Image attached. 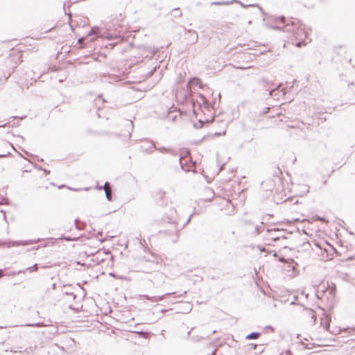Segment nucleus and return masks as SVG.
I'll use <instances>...</instances> for the list:
<instances>
[{"mask_svg":"<svg viewBox=\"0 0 355 355\" xmlns=\"http://www.w3.org/2000/svg\"><path fill=\"white\" fill-rule=\"evenodd\" d=\"M283 30L286 32H292L293 36L298 40L295 44L296 46L301 47L305 44L304 40L307 37L308 31L300 20H289L283 27Z\"/></svg>","mask_w":355,"mask_h":355,"instance_id":"f257e3e1","label":"nucleus"},{"mask_svg":"<svg viewBox=\"0 0 355 355\" xmlns=\"http://www.w3.org/2000/svg\"><path fill=\"white\" fill-rule=\"evenodd\" d=\"M318 297L328 306H334L336 297V286L333 283L322 282L318 287Z\"/></svg>","mask_w":355,"mask_h":355,"instance_id":"f03ea898","label":"nucleus"},{"mask_svg":"<svg viewBox=\"0 0 355 355\" xmlns=\"http://www.w3.org/2000/svg\"><path fill=\"white\" fill-rule=\"evenodd\" d=\"M261 83L266 88V90L268 92V94L276 99H279L280 96H284L286 94L284 89L279 90V87L282 85L281 84L275 85L274 83L268 82L264 79L261 81Z\"/></svg>","mask_w":355,"mask_h":355,"instance_id":"7ed1b4c3","label":"nucleus"},{"mask_svg":"<svg viewBox=\"0 0 355 355\" xmlns=\"http://www.w3.org/2000/svg\"><path fill=\"white\" fill-rule=\"evenodd\" d=\"M92 35H96L99 37H107L109 40L112 39H119L120 36L117 35H113L112 34L107 33L105 32L103 33L101 28L97 26H94L91 28L88 34L87 35V37Z\"/></svg>","mask_w":355,"mask_h":355,"instance_id":"20e7f679","label":"nucleus"},{"mask_svg":"<svg viewBox=\"0 0 355 355\" xmlns=\"http://www.w3.org/2000/svg\"><path fill=\"white\" fill-rule=\"evenodd\" d=\"M110 257V253L105 250H98L97 252L92 256V260L96 264H99L107 260Z\"/></svg>","mask_w":355,"mask_h":355,"instance_id":"39448f33","label":"nucleus"},{"mask_svg":"<svg viewBox=\"0 0 355 355\" xmlns=\"http://www.w3.org/2000/svg\"><path fill=\"white\" fill-rule=\"evenodd\" d=\"M185 35L189 44H194L198 42V35L195 31L187 30Z\"/></svg>","mask_w":355,"mask_h":355,"instance_id":"423d86ee","label":"nucleus"},{"mask_svg":"<svg viewBox=\"0 0 355 355\" xmlns=\"http://www.w3.org/2000/svg\"><path fill=\"white\" fill-rule=\"evenodd\" d=\"M311 340L314 342L313 345L315 346L322 347L327 345L324 343L325 338L322 335H318L314 333L311 337Z\"/></svg>","mask_w":355,"mask_h":355,"instance_id":"0eeeda50","label":"nucleus"},{"mask_svg":"<svg viewBox=\"0 0 355 355\" xmlns=\"http://www.w3.org/2000/svg\"><path fill=\"white\" fill-rule=\"evenodd\" d=\"M156 150H159L162 153L170 154V155H171L173 156H178V153L177 150H175L173 148H166V147H164V146L159 147V148H157L156 147Z\"/></svg>","mask_w":355,"mask_h":355,"instance_id":"6e6552de","label":"nucleus"},{"mask_svg":"<svg viewBox=\"0 0 355 355\" xmlns=\"http://www.w3.org/2000/svg\"><path fill=\"white\" fill-rule=\"evenodd\" d=\"M141 148L142 150L146 153L150 154L152 153L155 150H156V146L154 144L150 143L146 145H141Z\"/></svg>","mask_w":355,"mask_h":355,"instance_id":"1a4fd4ad","label":"nucleus"},{"mask_svg":"<svg viewBox=\"0 0 355 355\" xmlns=\"http://www.w3.org/2000/svg\"><path fill=\"white\" fill-rule=\"evenodd\" d=\"M108 182H106L103 187H100L99 189H103L105 190V196L107 200H112V191L111 189L107 187Z\"/></svg>","mask_w":355,"mask_h":355,"instance_id":"9d476101","label":"nucleus"},{"mask_svg":"<svg viewBox=\"0 0 355 355\" xmlns=\"http://www.w3.org/2000/svg\"><path fill=\"white\" fill-rule=\"evenodd\" d=\"M165 192L161 189H157L153 192V198L162 200L164 198Z\"/></svg>","mask_w":355,"mask_h":355,"instance_id":"9b49d317","label":"nucleus"},{"mask_svg":"<svg viewBox=\"0 0 355 355\" xmlns=\"http://www.w3.org/2000/svg\"><path fill=\"white\" fill-rule=\"evenodd\" d=\"M304 317H310L313 322L316 320V314L315 312L312 309H306L304 313Z\"/></svg>","mask_w":355,"mask_h":355,"instance_id":"f8f14e48","label":"nucleus"},{"mask_svg":"<svg viewBox=\"0 0 355 355\" xmlns=\"http://www.w3.org/2000/svg\"><path fill=\"white\" fill-rule=\"evenodd\" d=\"M199 97H200V101H201V102H198V105L199 107H201V103H202V104H203V105H204L206 108H208L209 103H208V101L206 99V98H205L203 95H202V94H200V95L199 96Z\"/></svg>","mask_w":355,"mask_h":355,"instance_id":"ddd939ff","label":"nucleus"},{"mask_svg":"<svg viewBox=\"0 0 355 355\" xmlns=\"http://www.w3.org/2000/svg\"><path fill=\"white\" fill-rule=\"evenodd\" d=\"M300 188L302 189V193L298 194V196L303 197L304 193L309 192V187L306 184H303L300 186Z\"/></svg>","mask_w":355,"mask_h":355,"instance_id":"4468645a","label":"nucleus"},{"mask_svg":"<svg viewBox=\"0 0 355 355\" xmlns=\"http://www.w3.org/2000/svg\"><path fill=\"white\" fill-rule=\"evenodd\" d=\"M234 1H237L236 0H233L232 1H214L211 2V5H217V6H223V5H230Z\"/></svg>","mask_w":355,"mask_h":355,"instance_id":"2eb2a0df","label":"nucleus"},{"mask_svg":"<svg viewBox=\"0 0 355 355\" xmlns=\"http://www.w3.org/2000/svg\"><path fill=\"white\" fill-rule=\"evenodd\" d=\"M259 336H260L259 333L253 332V333H251V334H248L246 336V338L247 339H257L259 337Z\"/></svg>","mask_w":355,"mask_h":355,"instance_id":"dca6fc26","label":"nucleus"},{"mask_svg":"<svg viewBox=\"0 0 355 355\" xmlns=\"http://www.w3.org/2000/svg\"><path fill=\"white\" fill-rule=\"evenodd\" d=\"M172 12H173V16L175 17H180L182 16V11L179 8H174Z\"/></svg>","mask_w":355,"mask_h":355,"instance_id":"f3484780","label":"nucleus"},{"mask_svg":"<svg viewBox=\"0 0 355 355\" xmlns=\"http://www.w3.org/2000/svg\"><path fill=\"white\" fill-rule=\"evenodd\" d=\"M313 220L314 221H316V220H320V221H322L324 223H329V220L326 219V218L324 217H320L318 216H315L313 217Z\"/></svg>","mask_w":355,"mask_h":355,"instance_id":"a211bd4d","label":"nucleus"},{"mask_svg":"<svg viewBox=\"0 0 355 355\" xmlns=\"http://www.w3.org/2000/svg\"><path fill=\"white\" fill-rule=\"evenodd\" d=\"M325 320H326V322L324 324H323V329L325 330H328L329 327L330 319L327 316H326Z\"/></svg>","mask_w":355,"mask_h":355,"instance_id":"6ab92c4d","label":"nucleus"},{"mask_svg":"<svg viewBox=\"0 0 355 355\" xmlns=\"http://www.w3.org/2000/svg\"><path fill=\"white\" fill-rule=\"evenodd\" d=\"M288 268L286 270H288V272H289V271H291V272H292V274H291V275H290L289 276H290L291 277H294V276H295V275H294L295 267H294L293 266H292V265H289V266H288Z\"/></svg>","mask_w":355,"mask_h":355,"instance_id":"aec40b11","label":"nucleus"},{"mask_svg":"<svg viewBox=\"0 0 355 355\" xmlns=\"http://www.w3.org/2000/svg\"><path fill=\"white\" fill-rule=\"evenodd\" d=\"M202 125H203V121H202L201 120H199L198 121V123H195L194 124V126L196 128H202Z\"/></svg>","mask_w":355,"mask_h":355,"instance_id":"412c9836","label":"nucleus"},{"mask_svg":"<svg viewBox=\"0 0 355 355\" xmlns=\"http://www.w3.org/2000/svg\"><path fill=\"white\" fill-rule=\"evenodd\" d=\"M19 125V123H13L12 125L10 124V123H5L3 125H0V128L1 127H6V126H12V127H14V126H18Z\"/></svg>","mask_w":355,"mask_h":355,"instance_id":"4be33fe9","label":"nucleus"},{"mask_svg":"<svg viewBox=\"0 0 355 355\" xmlns=\"http://www.w3.org/2000/svg\"><path fill=\"white\" fill-rule=\"evenodd\" d=\"M157 69V67L155 66L153 67V69L146 74V76L147 77H150L153 75V73L155 72V71Z\"/></svg>","mask_w":355,"mask_h":355,"instance_id":"5701e85b","label":"nucleus"},{"mask_svg":"<svg viewBox=\"0 0 355 355\" xmlns=\"http://www.w3.org/2000/svg\"><path fill=\"white\" fill-rule=\"evenodd\" d=\"M29 270L31 271H37V264L33 266L32 267L29 268Z\"/></svg>","mask_w":355,"mask_h":355,"instance_id":"b1692460","label":"nucleus"},{"mask_svg":"<svg viewBox=\"0 0 355 355\" xmlns=\"http://www.w3.org/2000/svg\"><path fill=\"white\" fill-rule=\"evenodd\" d=\"M278 19H279V21H280L281 22H282V23H284H284H286V19L285 17L282 16V17H279Z\"/></svg>","mask_w":355,"mask_h":355,"instance_id":"393cba45","label":"nucleus"},{"mask_svg":"<svg viewBox=\"0 0 355 355\" xmlns=\"http://www.w3.org/2000/svg\"><path fill=\"white\" fill-rule=\"evenodd\" d=\"M189 96H190V94L188 92H186L185 94H184V98L186 99H188Z\"/></svg>","mask_w":355,"mask_h":355,"instance_id":"a878e982","label":"nucleus"},{"mask_svg":"<svg viewBox=\"0 0 355 355\" xmlns=\"http://www.w3.org/2000/svg\"><path fill=\"white\" fill-rule=\"evenodd\" d=\"M4 276V272L3 270L0 269V278Z\"/></svg>","mask_w":355,"mask_h":355,"instance_id":"bb28decb","label":"nucleus"},{"mask_svg":"<svg viewBox=\"0 0 355 355\" xmlns=\"http://www.w3.org/2000/svg\"><path fill=\"white\" fill-rule=\"evenodd\" d=\"M182 157H181L179 158V162H180V164L182 168H183V164H182Z\"/></svg>","mask_w":355,"mask_h":355,"instance_id":"cd10ccee","label":"nucleus"},{"mask_svg":"<svg viewBox=\"0 0 355 355\" xmlns=\"http://www.w3.org/2000/svg\"><path fill=\"white\" fill-rule=\"evenodd\" d=\"M192 101V104H193V112L196 113V110H195V106H196V104L193 101V99L191 100Z\"/></svg>","mask_w":355,"mask_h":355,"instance_id":"c85d7f7f","label":"nucleus"},{"mask_svg":"<svg viewBox=\"0 0 355 355\" xmlns=\"http://www.w3.org/2000/svg\"><path fill=\"white\" fill-rule=\"evenodd\" d=\"M85 39V37H80L78 39V42L80 43L83 40H84Z\"/></svg>","mask_w":355,"mask_h":355,"instance_id":"c756f323","label":"nucleus"},{"mask_svg":"<svg viewBox=\"0 0 355 355\" xmlns=\"http://www.w3.org/2000/svg\"><path fill=\"white\" fill-rule=\"evenodd\" d=\"M276 174L277 173H282V171H280V169L279 168H277V172H275Z\"/></svg>","mask_w":355,"mask_h":355,"instance_id":"7c9ffc66","label":"nucleus"},{"mask_svg":"<svg viewBox=\"0 0 355 355\" xmlns=\"http://www.w3.org/2000/svg\"><path fill=\"white\" fill-rule=\"evenodd\" d=\"M44 172L46 174H49L50 173V171L49 170H46L45 168L43 169Z\"/></svg>","mask_w":355,"mask_h":355,"instance_id":"2f4dec72","label":"nucleus"},{"mask_svg":"<svg viewBox=\"0 0 355 355\" xmlns=\"http://www.w3.org/2000/svg\"><path fill=\"white\" fill-rule=\"evenodd\" d=\"M181 81H182V78H181V77H180V78H178V79L177 80L176 83H180Z\"/></svg>","mask_w":355,"mask_h":355,"instance_id":"473e14b6","label":"nucleus"},{"mask_svg":"<svg viewBox=\"0 0 355 355\" xmlns=\"http://www.w3.org/2000/svg\"><path fill=\"white\" fill-rule=\"evenodd\" d=\"M6 156H7L6 154H0V157H5Z\"/></svg>","mask_w":355,"mask_h":355,"instance_id":"72a5a7b5","label":"nucleus"},{"mask_svg":"<svg viewBox=\"0 0 355 355\" xmlns=\"http://www.w3.org/2000/svg\"><path fill=\"white\" fill-rule=\"evenodd\" d=\"M214 135L216 136H220L222 134L220 132H216Z\"/></svg>","mask_w":355,"mask_h":355,"instance_id":"f704fd0d","label":"nucleus"},{"mask_svg":"<svg viewBox=\"0 0 355 355\" xmlns=\"http://www.w3.org/2000/svg\"><path fill=\"white\" fill-rule=\"evenodd\" d=\"M63 187H65V185L64 184H62L61 186L59 187V189H61V188H63Z\"/></svg>","mask_w":355,"mask_h":355,"instance_id":"c9c22d12","label":"nucleus"},{"mask_svg":"<svg viewBox=\"0 0 355 355\" xmlns=\"http://www.w3.org/2000/svg\"><path fill=\"white\" fill-rule=\"evenodd\" d=\"M0 200H8L7 198H4V197H1Z\"/></svg>","mask_w":355,"mask_h":355,"instance_id":"e433bc0d","label":"nucleus"},{"mask_svg":"<svg viewBox=\"0 0 355 355\" xmlns=\"http://www.w3.org/2000/svg\"><path fill=\"white\" fill-rule=\"evenodd\" d=\"M24 118H26V116H24L20 117V118H19V119L22 120V119H24Z\"/></svg>","mask_w":355,"mask_h":355,"instance_id":"4c0bfd02","label":"nucleus"},{"mask_svg":"<svg viewBox=\"0 0 355 355\" xmlns=\"http://www.w3.org/2000/svg\"><path fill=\"white\" fill-rule=\"evenodd\" d=\"M12 118L13 119H19V117H18V116H12Z\"/></svg>","mask_w":355,"mask_h":355,"instance_id":"58836bf2","label":"nucleus"},{"mask_svg":"<svg viewBox=\"0 0 355 355\" xmlns=\"http://www.w3.org/2000/svg\"><path fill=\"white\" fill-rule=\"evenodd\" d=\"M286 200H292V198L291 197H288Z\"/></svg>","mask_w":355,"mask_h":355,"instance_id":"ea45409f","label":"nucleus"},{"mask_svg":"<svg viewBox=\"0 0 355 355\" xmlns=\"http://www.w3.org/2000/svg\"><path fill=\"white\" fill-rule=\"evenodd\" d=\"M110 45L111 46V49H113V46H114V44H110Z\"/></svg>","mask_w":355,"mask_h":355,"instance_id":"a19ab883","label":"nucleus"},{"mask_svg":"<svg viewBox=\"0 0 355 355\" xmlns=\"http://www.w3.org/2000/svg\"><path fill=\"white\" fill-rule=\"evenodd\" d=\"M256 346H257L256 345H254L252 346V348L255 349V348H256Z\"/></svg>","mask_w":355,"mask_h":355,"instance_id":"79ce46f5","label":"nucleus"},{"mask_svg":"<svg viewBox=\"0 0 355 355\" xmlns=\"http://www.w3.org/2000/svg\"><path fill=\"white\" fill-rule=\"evenodd\" d=\"M189 86V83H187V87H188Z\"/></svg>","mask_w":355,"mask_h":355,"instance_id":"37998d69","label":"nucleus"},{"mask_svg":"<svg viewBox=\"0 0 355 355\" xmlns=\"http://www.w3.org/2000/svg\"><path fill=\"white\" fill-rule=\"evenodd\" d=\"M67 189H68L69 190H72V189H71V188H70V187H67Z\"/></svg>","mask_w":355,"mask_h":355,"instance_id":"c03bdc74","label":"nucleus"},{"mask_svg":"<svg viewBox=\"0 0 355 355\" xmlns=\"http://www.w3.org/2000/svg\"><path fill=\"white\" fill-rule=\"evenodd\" d=\"M65 5H66V3H64V4H63L64 8L65 7Z\"/></svg>","mask_w":355,"mask_h":355,"instance_id":"a18cd8bd","label":"nucleus"}]
</instances>
